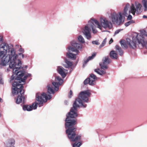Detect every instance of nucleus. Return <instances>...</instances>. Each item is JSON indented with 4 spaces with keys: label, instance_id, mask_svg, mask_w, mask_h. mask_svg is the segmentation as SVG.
I'll return each instance as SVG.
<instances>
[{
    "label": "nucleus",
    "instance_id": "obj_1",
    "mask_svg": "<svg viewBox=\"0 0 147 147\" xmlns=\"http://www.w3.org/2000/svg\"><path fill=\"white\" fill-rule=\"evenodd\" d=\"M90 93L87 90L81 92L78 98L76 99L74 103L73 107L70 112L66 115L65 119V128L66 133L68 138L71 142H75L81 139V134L76 135L75 133L76 120L74 119L78 116L77 108L80 107L85 108L87 106L86 104L89 102V97Z\"/></svg>",
    "mask_w": 147,
    "mask_h": 147
},
{
    "label": "nucleus",
    "instance_id": "obj_2",
    "mask_svg": "<svg viewBox=\"0 0 147 147\" xmlns=\"http://www.w3.org/2000/svg\"><path fill=\"white\" fill-rule=\"evenodd\" d=\"M142 6L138 1H135L134 3H132L131 5L128 3H126L124 7L122 12L117 13L115 12L111 13V17H110L112 22L118 25L122 24L124 22L122 20V17H127V20L131 19L132 17L130 13L134 16L136 14L139 15L142 13Z\"/></svg>",
    "mask_w": 147,
    "mask_h": 147
},
{
    "label": "nucleus",
    "instance_id": "obj_3",
    "mask_svg": "<svg viewBox=\"0 0 147 147\" xmlns=\"http://www.w3.org/2000/svg\"><path fill=\"white\" fill-rule=\"evenodd\" d=\"M100 22L97 19L92 18L88 21V23L81 28V30L86 38L89 40L92 38L90 30L93 34L96 33L98 31L96 28L102 30L103 28L105 29H110L113 27L111 22L105 17H101Z\"/></svg>",
    "mask_w": 147,
    "mask_h": 147
},
{
    "label": "nucleus",
    "instance_id": "obj_4",
    "mask_svg": "<svg viewBox=\"0 0 147 147\" xmlns=\"http://www.w3.org/2000/svg\"><path fill=\"white\" fill-rule=\"evenodd\" d=\"M22 74L20 76L18 74L12 76L10 78V81L13 82L12 84V92L14 94H18V96L16 100L17 104H19L20 103H24L25 97L24 96V91L23 90V84L22 82L24 83L25 80L27 78L31 76L30 74H25V71H22Z\"/></svg>",
    "mask_w": 147,
    "mask_h": 147
},
{
    "label": "nucleus",
    "instance_id": "obj_5",
    "mask_svg": "<svg viewBox=\"0 0 147 147\" xmlns=\"http://www.w3.org/2000/svg\"><path fill=\"white\" fill-rule=\"evenodd\" d=\"M17 58H13L11 55H9L8 53L0 50V58H1L0 65L5 66L9 62V67L13 70L14 75L18 74L20 76L22 73H21L24 71L21 66V61Z\"/></svg>",
    "mask_w": 147,
    "mask_h": 147
},
{
    "label": "nucleus",
    "instance_id": "obj_6",
    "mask_svg": "<svg viewBox=\"0 0 147 147\" xmlns=\"http://www.w3.org/2000/svg\"><path fill=\"white\" fill-rule=\"evenodd\" d=\"M145 36L147 37V32L144 30H141L140 33L138 34L136 37H133L132 40L127 38V43L130 48L134 49L136 48L137 45L140 49H142L145 46L147 43Z\"/></svg>",
    "mask_w": 147,
    "mask_h": 147
},
{
    "label": "nucleus",
    "instance_id": "obj_7",
    "mask_svg": "<svg viewBox=\"0 0 147 147\" xmlns=\"http://www.w3.org/2000/svg\"><path fill=\"white\" fill-rule=\"evenodd\" d=\"M47 96L45 93H37L36 94V101L33 103L32 105H24L23 106L22 108L24 111H30L33 109H36L38 105L40 107L43 105L44 102H46L48 100L51 98V95L49 94Z\"/></svg>",
    "mask_w": 147,
    "mask_h": 147
},
{
    "label": "nucleus",
    "instance_id": "obj_8",
    "mask_svg": "<svg viewBox=\"0 0 147 147\" xmlns=\"http://www.w3.org/2000/svg\"><path fill=\"white\" fill-rule=\"evenodd\" d=\"M55 80L52 82V84H49L47 86V93H45L46 95L48 96V95L51 94H54V91H57L59 90V86L61 85L63 82V80L61 78L58 76H55Z\"/></svg>",
    "mask_w": 147,
    "mask_h": 147
},
{
    "label": "nucleus",
    "instance_id": "obj_9",
    "mask_svg": "<svg viewBox=\"0 0 147 147\" xmlns=\"http://www.w3.org/2000/svg\"><path fill=\"white\" fill-rule=\"evenodd\" d=\"M102 61V63H100L101 69L98 68L94 69V71L100 75H103L105 74L106 71L104 69H107V65L110 62L109 59L108 57L103 58Z\"/></svg>",
    "mask_w": 147,
    "mask_h": 147
},
{
    "label": "nucleus",
    "instance_id": "obj_10",
    "mask_svg": "<svg viewBox=\"0 0 147 147\" xmlns=\"http://www.w3.org/2000/svg\"><path fill=\"white\" fill-rule=\"evenodd\" d=\"M0 50L3 51L9 55H12V58H18V55L13 48H10L7 44L3 43L0 45Z\"/></svg>",
    "mask_w": 147,
    "mask_h": 147
},
{
    "label": "nucleus",
    "instance_id": "obj_11",
    "mask_svg": "<svg viewBox=\"0 0 147 147\" xmlns=\"http://www.w3.org/2000/svg\"><path fill=\"white\" fill-rule=\"evenodd\" d=\"M97 79V77L95 75L93 74H90V78L86 79L84 81L85 85L89 84L90 85H93L95 84V80Z\"/></svg>",
    "mask_w": 147,
    "mask_h": 147
},
{
    "label": "nucleus",
    "instance_id": "obj_12",
    "mask_svg": "<svg viewBox=\"0 0 147 147\" xmlns=\"http://www.w3.org/2000/svg\"><path fill=\"white\" fill-rule=\"evenodd\" d=\"M57 72L63 78H65L66 76L67 73V70L61 66H57Z\"/></svg>",
    "mask_w": 147,
    "mask_h": 147
},
{
    "label": "nucleus",
    "instance_id": "obj_13",
    "mask_svg": "<svg viewBox=\"0 0 147 147\" xmlns=\"http://www.w3.org/2000/svg\"><path fill=\"white\" fill-rule=\"evenodd\" d=\"M15 143V141L14 139L10 138L7 140L4 143L5 147H12L14 146Z\"/></svg>",
    "mask_w": 147,
    "mask_h": 147
},
{
    "label": "nucleus",
    "instance_id": "obj_14",
    "mask_svg": "<svg viewBox=\"0 0 147 147\" xmlns=\"http://www.w3.org/2000/svg\"><path fill=\"white\" fill-rule=\"evenodd\" d=\"M70 43L71 45L76 49L78 50L82 49V45L81 44L77 43L75 41H71Z\"/></svg>",
    "mask_w": 147,
    "mask_h": 147
},
{
    "label": "nucleus",
    "instance_id": "obj_15",
    "mask_svg": "<svg viewBox=\"0 0 147 147\" xmlns=\"http://www.w3.org/2000/svg\"><path fill=\"white\" fill-rule=\"evenodd\" d=\"M65 62L66 64L64 65V66L66 68H72L73 63L72 62L67 60V59H65Z\"/></svg>",
    "mask_w": 147,
    "mask_h": 147
},
{
    "label": "nucleus",
    "instance_id": "obj_16",
    "mask_svg": "<svg viewBox=\"0 0 147 147\" xmlns=\"http://www.w3.org/2000/svg\"><path fill=\"white\" fill-rule=\"evenodd\" d=\"M77 54L76 53V54H74L70 52H67L66 53V55L68 58L72 60H75L76 59V55Z\"/></svg>",
    "mask_w": 147,
    "mask_h": 147
},
{
    "label": "nucleus",
    "instance_id": "obj_17",
    "mask_svg": "<svg viewBox=\"0 0 147 147\" xmlns=\"http://www.w3.org/2000/svg\"><path fill=\"white\" fill-rule=\"evenodd\" d=\"M142 4L140 3L141 4L142 6V11H143L142 7H143L144 10V11H147V0H142L141 1Z\"/></svg>",
    "mask_w": 147,
    "mask_h": 147
},
{
    "label": "nucleus",
    "instance_id": "obj_18",
    "mask_svg": "<svg viewBox=\"0 0 147 147\" xmlns=\"http://www.w3.org/2000/svg\"><path fill=\"white\" fill-rule=\"evenodd\" d=\"M67 49L68 52H75L77 54H78L79 52L78 50L75 49L73 47L69 46L67 48Z\"/></svg>",
    "mask_w": 147,
    "mask_h": 147
},
{
    "label": "nucleus",
    "instance_id": "obj_19",
    "mask_svg": "<svg viewBox=\"0 0 147 147\" xmlns=\"http://www.w3.org/2000/svg\"><path fill=\"white\" fill-rule=\"evenodd\" d=\"M110 56L112 59H116L117 58V54L114 51H112L110 52Z\"/></svg>",
    "mask_w": 147,
    "mask_h": 147
},
{
    "label": "nucleus",
    "instance_id": "obj_20",
    "mask_svg": "<svg viewBox=\"0 0 147 147\" xmlns=\"http://www.w3.org/2000/svg\"><path fill=\"white\" fill-rule=\"evenodd\" d=\"M115 49L117 53H118L119 55L122 56L123 54V51L118 45H117L115 46Z\"/></svg>",
    "mask_w": 147,
    "mask_h": 147
},
{
    "label": "nucleus",
    "instance_id": "obj_21",
    "mask_svg": "<svg viewBox=\"0 0 147 147\" xmlns=\"http://www.w3.org/2000/svg\"><path fill=\"white\" fill-rule=\"evenodd\" d=\"M120 43L123 48L127 49V46L124 40H121L120 41Z\"/></svg>",
    "mask_w": 147,
    "mask_h": 147
},
{
    "label": "nucleus",
    "instance_id": "obj_22",
    "mask_svg": "<svg viewBox=\"0 0 147 147\" xmlns=\"http://www.w3.org/2000/svg\"><path fill=\"white\" fill-rule=\"evenodd\" d=\"M130 20L125 24V25L126 27H127L128 26L134 24L135 23V22L133 20Z\"/></svg>",
    "mask_w": 147,
    "mask_h": 147
},
{
    "label": "nucleus",
    "instance_id": "obj_23",
    "mask_svg": "<svg viewBox=\"0 0 147 147\" xmlns=\"http://www.w3.org/2000/svg\"><path fill=\"white\" fill-rule=\"evenodd\" d=\"M78 41L82 43H84L85 41L83 37L81 35L79 36L78 37Z\"/></svg>",
    "mask_w": 147,
    "mask_h": 147
},
{
    "label": "nucleus",
    "instance_id": "obj_24",
    "mask_svg": "<svg viewBox=\"0 0 147 147\" xmlns=\"http://www.w3.org/2000/svg\"><path fill=\"white\" fill-rule=\"evenodd\" d=\"M81 143L80 142L78 143L75 142L72 144L73 147H79L81 146Z\"/></svg>",
    "mask_w": 147,
    "mask_h": 147
},
{
    "label": "nucleus",
    "instance_id": "obj_25",
    "mask_svg": "<svg viewBox=\"0 0 147 147\" xmlns=\"http://www.w3.org/2000/svg\"><path fill=\"white\" fill-rule=\"evenodd\" d=\"M107 41V38H105L103 41H102V43L100 45V48H101L103 46H104L106 42Z\"/></svg>",
    "mask_w": 147,
    "mask_h": 147
},
{
    "label": "nucleus",
    "instance_id": "obj_26",
    "mask_svg": "<svg viewBox=\"0 0 147 147\" xmlns=\"http://www.w3.org/2000/svg\"><path fill=\"white\" fill-rule=\"evenodd\" d=\"M96 54L94 53H93L92 54V55L89 56L88 58L90 60L92 59L96 56Z\"/></svg>",
    "mask_w": 147,
    "mask_h": 147
},
{
    "label": "nucleus",
    "instance_id": "obj_27",
    "mask_svg": "<svg viewBox=\"0 0 147 147\" xmlns=\"http://www.w3.org/2000/svg\"><path fill=\"white\" fill-rule=\"evenodd\" d=\"M96 54L94 53H93L92 54V55L89 56L88 58L90 60L92 59L96 56Z\"/></svg>",
    "mask_w": 147,
    "mask_h": 147
},
{
    "label": "nucleus",
    "instance_id": "obj_28",
    "mask_svg": "<svg viewBox=\"0 0 147 147\" xmlns=\"http://www.w3.org/2000/svg\"><path fill=\"white\" fill-rule=\"evenodd\" d=\"M92 43L93 44L98 45L99 44V43L98 42V41L95 40L93 41L92 42Z\"/></svg>",
    "mask_w": 147,
    "mask_h": 147
},
{
    "label": "nucleus",
    "instance_id": "obj_29",
    "mask_svg": "<svg viewBox=\"0 0 147 147\" xmlns=\"http://www.w3.org/2000/svg\"><path fill=\"white\" fill-rule=\"evenodd\" d=\"M122 30V29H119V30H116L115 32V34H118L119 32L121 31Z\"/></svg>",
    "mask_w": 147,
    "mask_h": 147
},
{
    "label": "nucleus",
    "instance_id": "obj_30",
    "mask_svg": "<svg viewBox=\"0 0 147 147\" xmlns=\"http://www.w3.org/2000/svg\"><path fill=\"white\" fill-rule=\"evenodd\" d=\"M90 60L88 58L86 60H85L84 61V63L83 65V66H85L84 65L86 64V63Z\"/></svg>",
    "mask_w": 147,
    "mask_h": 147
},
{
    "label": "nucleus",
    "instance_id": "obj_31",
    "mask_svg": "<svg viewBox=\"0 0 147 147\" xmlns=\"http://www.w3.org/2000/svg\"><path fill=\"white\" fill-rule=\"evenodd\" d=\"M72 92L71 90H70L69 92V94L68 95V97L69 98H71L72 97Z\"/></svg>",
    "mask_w": 147,
    "mask_h": 147
},
{
    "label": "nucleus",
    "instance_id": "obj_32",
    "mask_svg": "<svg viewBox=\"0 0 147 147\" xmlns=\"http://www.w3.org/2000/svg\"><path fill=\"white\" fill-rule=\"evenodd\" d=\"M0 83L1 84H3V81L2 78L0 77Z\"/></svg>",
    "mask_w": 147,
    "mask_h": 147
},
{
    "label": "nucleus",
    "instance_id": "obj_33",
    "mask_svg": "<svg viewBox=\"0 0 147 147\" xmlns=\"http://www.w3.org/2000/svg\"><path fill=\"white\" fill-rule=\"evenodd\" d=\"M113 42V40L112 39V38H111L109 41V44H111Z\"/></svg>",
    "mask_w": 147,
    "mask_h": 147
},
{
    "label": "nucleus",
    "instance_id": "obj_34",
    "mask_svg": "<svg viewBox=\"0 0 147 147\" xmlns=\"http://www.w3.org/2000/svg\"><path fill=\"white\" fill-rule=\"evenodd\" d=\"M19 51H20L21 52H23L24 50L23 49H22V48H20L19 49Z\"/></svg>",
    "mask_w": 147,
    "mask_h": 147
},
{
    "label": "nucleus",
    "instance_id": "obj_35",
    "mask_svg": "<svg viewBox=\"0 0 147 147\" xmlns=\"http://www.w3.org/2000/svg\"><path fill=\"white\" fill-rule=\"evenodd\" d=\"M143 18H147V16L144 15L143 16Z\"/></svg>",
    "mask_w": 147,
    "mask_h": 147
},
{
    "label": "nucleus",
    "instance_id": "obj_36",
    "mask_svg": "<svg viewBox=\"0 0 147 147\" xmlns=\"http://www.w3.org/2000/svg\"><path fill=\"white\" fill-rule=\"evenodd\" d=\"M3 41V39L2 38H0V42H2Z\"/></svg>",
    "mask_w": 147,
    "mask_h": 147
},
{
    "label": "nucleus",
    "instance_id": "obj_37",
    "mask_svg": "<svg viewBox=\"0 0 147 147\" xmlns=\"http://www.w3.org/2000/svg\"><path fill=\"white\" fill-rule=\"evenodd\" d=\"M0 102H2V100L0 97Z\"/></svg>",
    "mask_w": 147,
    "mask_h": 147
},
{
    "label": "nucleus",
    "instance_id": "obj_38",
    "mask_svg": "<svg viewBox=\"0 0 147 147\" xmlns=\"http://www.w3.org/2000/svg\"><path fill=\"white\" fill-rule=\"evenodd\" d=\"M22 57L23 58L24 57V55L23 54H22Z\"/></svg>",
    "mask_w": 147,
    "mask_h": 147
},
{
    "label": "nucleus",
    "instance_id": "obj_39",
    "mask_svg": "<svg viewBox=\"0 0 147 147\" xmlns=\"http://www.w3.org/2000/svg\"><path fill=\"white\" fill-rule=\"evenodd\" d=\"M25 68H26L27 67V65H25L24 67Z\"/></svg>",
    "mask_w": 147,
    "mask_h": 147
},
{
    "label": "nucleus",
    "instance_id": "obj_40",
    "mask_svg": "<svg viewBox=\"0 0 147 147\" xmlns=\"http://www.w3.org/2000/svg\"><path fill=\"white\" fill-rule=\"evenodd\" d=\"M1 113H0V117H1Z\"/></svg>",
    "mask_w": 147,
    "mask_h": 147
},
{
    "label": "nucleus",
    "instance_id": "obj_41",
    "mask_svg": "<svg viewBox=\"0 0 147 147\" xmlns=\"http://www.w3.org/2000/svg\"><path fill=\"white\" fill-rule=\"evenodd\" d=\"M12 147H16L15 146H13Z\"/></svg>",
    "mask_w": 147,
    "mask_h": 147
},
{
    "label": "nucleus",
    "instance_id": "obj_42",
    "mask_svg": "<svg viewBox=\"0 0 147 147\" xmlns=\"http://www.w3.org/2000/svg\"><path fill=\"white\" fill-rule=\"evenodd\" d=\"M21 54H22L21 53H20V55H21Z\"/></svg>",
    "mask_w": 147,
    "mask_h": 147
}]
</instances>
